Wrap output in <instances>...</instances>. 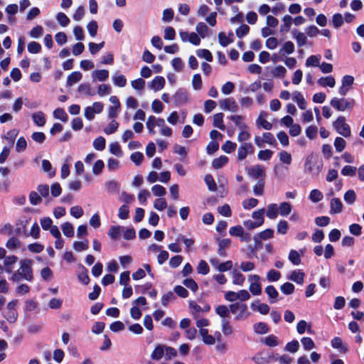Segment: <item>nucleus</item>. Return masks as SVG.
<instances>
[{
  "label": "nucleus",
  "mask_w": 364,
  "mask_h": 364,
  "mask_svg": "<svg viewBox=\"0 0 364 364\" xmlns=\"http://www.w3.org/2000/svg\"><path fill=\"white\" fill-rule=\"evenodd\" d=\"M17 303V300H13L9 302L6 306V311L4 314V318L11 323H14L17 319L18 313L16 309Z\"/></svg>",
  "instance_id": "nucleus-4"
},
{
  "label": "nucleus",
  "mask_w": 364,
  "mask_h": 364,
  "mask_svg": "<svg viewBox=\"0 0 364 364\" xmlns=\"http://www.w3.org/2000/svg\"><path fill=\"white\" fill-rule=\"evenodd\" d=\"M199 333L205 344L213 345L215 343V338L208 333V329H200Z\"/></svg>",
  "instance_id": "nucleus-16"
},
{
  "label": "nucleus",
  "mask_w": 364,
  "mask_h": 364,
  "mask_svg": "<svg viewBox=\"0 0 364 364\" xmlns=\"http://www.w3.org/2000/svg\"><path fill=\"white\" fill-rule=\"evenodd\" d=\"M264 179L260 178L258 180L256 185L253 187L254 193L256 196H262L264 193Z\"/></svg>",
  "instance_id": "nucleus-48"
},
{
  "label": "nucleus",
  "mask_w": 364,
  "mask_h": 364,
  "mask_svg": "<svg viewBox=\"0 0 364 364\" xmlns=\"http://www.w3.org/2000/svg\"><path fill=\"white\" fill-rule=\"evenodd\" d=\"M123 228L119 225L111 226L108 230L107 235L113 240H116L119 237L121 233V230Z\"/></svg>",
  "instance_id": "nucleus-34"
},
{
  "label": "nucleus",
  "mask_w": 364,
  "mask_h": 364,
  "mask_svg": "<svg viewBox=\"0 0 364 364\" xmlns=\"http://www.w3.org/2000/svg\"><path fill=\"white\" fill-rule=\"evenodd\" d=\"M151 191L154 196L162 197L166 195V188L161 185H154L151 188Z\"/></svg>",
  "instance_id": "nucleus-64"
},
{
  "label": "nucleus",
  "mask_w": 364,
  "mask_h": 364,
  "mask_svg": "<svg viewBox=\"0 0 364 364\" xmlns=\"http://www.w3.org/2000/svg\"><path fill=\"white\" fill-rule=\"evenodd\" d=\"M292 35L295 38L296 41L297 46L299 47L304 46L307 42V38L305 33L301 32H298L296 29H294L292 31Z\"/></svg>",
  "instance_id": "nucleus-13"
},
{
  "label": "nucleus",
  "mask_w": 364,
  "mask_h": 364,
  "mask_svg": "<svg viewBox=\"0 0 364 364\" xmlns=\"http://www.w3.org/2000/svg\"><path fill=\"white\" fill-rule=\"evenodd\" d=\"M28 50L30 53H38L41 50V46L38 42L31 41L28 44Z\"/></svg>",
  "instance_id": "nucleus-60"
},
{
  "label": "nucleus",
  "mask_w": 364,
  "mask_h": 364,
  "mask_svg": "<svg viewBox=\"0 0 364 364\" xmlns=\"http://www.w3.org/2000/svg\"><path fill=\"white\" fill-rule=\"evenodd\" d=\"M173 99L176 107L184 105L188 100V92L184 89H178L173 95Z\"/></svg>",
  "instance_id": "nucleus-5"
},
{
  "label": "nucleus",
  "mask_w": 364,
  "mask_h": 364,
  "mask_svg": "<svg viewBox=\"0 0 364 364\" xmlns=\"http://www.w3.org/2000/svg\"><path fill=\"white\" fill-rule=\"evenodd\" d=\"M299 348V341L297 340H292L291 341L287 343L285 350L290 353H296L298 351Z\"/></svg>",
  "instance_id": "nucleus-61"
},
{
  "label": "nucleus",
  "mask_w": 364,
  "mask_h": 364,
  "mask_svg": "<svg viewBox=\"0 0 364 364\" xmlns=\"http://www.w3.org/2000/svg\"><path fill=\"white\" fill-rule=\"evenodd\" d=\"M113 82L116 86L119 87H124L127 85V79L124 75H114Z\"/></svg>",
  "instance_id": "nucleus-56"
},
{
  "label": "nucleus",
  "mask_w": 364,
  "mask_h": 364,
  "mask_svg": "<svg viewBox=\"0 0 364 364\" xmlns=\"http://www.w3.org/2000/svg\"><path fill=\"white\" fill-rule=\"evenodd\" d=\"M343 198L346 203L353 205L356 201L357 197L355 191L350 189L345 193Z\"/></svg>",
  "instance_id": "nucleus-31"
},
{
  "label": "nucleus",
  "mask_w": 364,
  "mask_h": 364,
  "mask_svg": "<svg viewBox=\"0 0 364 364\" xmlns=\"http://www.w3.org/2000/svg\"><path fill=\"white\" fill-rule=\"evenodd\" d=\"M265 292L271 299H274V301H271V303H273L277 301V299L279 296V293L276 288L273 285H268L265 288Z\"/></svg>",
  "instance_id": "nucleus-33"
},
{
  "label": "nucleus",
  "mask_w": 364,
  "mask_h": 364,
  "mask_svg": "<svg viewBox=\"0 0 364 364\" xmlns=\"http://www.w3.org/2000/svg\"><path fill=\"white\" fill-rule=\"evenodd\" d=\"M293 100L295 101L301 109H305L306 102L300 92L295 91L293 93Z\"/></svg>",
  "instance_id": "nucleus-18"
},
{
  "label": "nucleus",
  "mask_w": 364,
  "mask_h": 364,
  "mask_svg": "<svg viewBox=\"0 0 364 364\" xmlns=\"http://www.w3.org/2000/svg\"><path fill=\"white\" fill-rule=\"evenodd\" d=\"M236 147V143L228 140L222 145L221 149L224 152L230 154L235 150Z\"/></svg>",
  "instance_id": "nucleus-44"
},
{
  "label": "nucleus",
  "mask_w": 364,
  "mask_h": 364,
  "mask_svg": "<svg viewBox=\"0 0 364 364\" xmlns=\"http://www.w3.org/2000/svg\"><path fill=\"white\" fill-rule=\"evenodd\" d=\"M77 91L80 93H85L88 96H93L95 95V91L90 87L89 83H83L79 85Z\"/></svg>",
  "instance_id": "nucleus-30"
},
{
  "label": "nucleus",
  "mask_w": 364,
  "mask_h": 364,
  "mask_svg": "<svg viewBox=\"0 0 364 364\" xmlns=\"http://www.w3.org/2000/svg\"><path fill=\"white\" fill-rule=\"evenodd\" d=\"M281 291L286 295H289L294 293L295 287L292 283L285 282L280 287Z\"/></svg>",
  "instance_id": "nucleus-38"
},
{
  "label": "nucleus",
  "mask_w": 364,
  "mask_h": 364,
  "mask_svg": "<svg viewBox=\"0 0 364 364\" xmlns=\"http://www.w3.org/2000/svg\"><path fill=\"white\" fill-rule=\"evenodd\" d=\"M176 299L174 294L169 291L161 296V304L164 306H167L169 302L174 301Z\"/></svg>",
  "instance_id": "nucleus-45"
},
{
  "label": "nucleus",
  "mask_w": 364,
  "mask_h": 364,
  "mask_svg": "<svg viewBox=\"0 0 364 364\" xmlns=\"http://www.w3.org/2000/svg\"><path fill=\"white\" fill-rule=\"evenodd\" d=\"M56 19L63 27L67 26L70 23L69 18L63 12H59L57 14Z\"/></svg>",
  "instance_id": "nucleus-62"
},
{
  "label": "nucleus",
  "mask_w": 364,
  "mask_h": 364,
  "mask_svg": "<svg viewBox=\"0 0 364 364\" xmlns=\"http://www.w3.org/2000/svg\"><path fill=\"white\" fill-rule=\"evenodd\" d=\"M248 174L254 179H264L265 172L262 165H255L248 169Z\"/></svg>",
  "instance_id": "nucleus-7"
},
{
  "label": "nucleus",
  "mask_w": 364,
  "mask_h": 364,
  "mask_svg": "<svg viewBox=\"0 0 364 364\" xmlns=\"http://www.w3.org/2000/svg\"><path fill=\"white\" fill-rule=\"evenodd\" d=\"M301 342L306 350H310L315 348V343L314 341L309 337H303L301 339Z\"/></svg>",
  "instance_id": "nucleus-54"
},
{
  "label": "nucleus",
  "mask_w": 364,
  "mask_h": 364,
  "mask_svg": "<svg viewBox=\"0 0 364 364\" xmlns=\"http://www.w3.org/2000/svg\"><path fill=\"white\" fill-rule=\"evenodd\" d=\"M118 126V122L114 119H112L109 123V124L105 128L104 132L106 134H112L117 130Z\"/></svg>",
  "instance_id": "nucleus-52"
},
{
  "label": "nucleus",
  "mask_w": 364,
  "mask_h": 364,
  "mask_svg": "<svg viewBox=\"0 0 364 364\" xmlns=\"http://www.w3.org/2000/svg\"><path fill=\"white\" fill-rule=\"evenodd\" d=\"M196 55L200 58H204L208 62L213 61V55L208 49H198L196 50Z\"/></svg>",
  "instance_id": "nucleus-28"
},
{
  "label": "nucleus",
  "mask_w": 364,
  "mask_h": 364,
  "mask_svg": "<svg viewBox=\"0 0 364 364\" xmlns=\"http://www.w3.org/2000/svg\"><path fill=\"white\" fill-rule=\"evenodd\" d=\"M306 330L309 333H311V326L309 325V327L307 328V323L306 321H304V320L299 321L296 325V331H297L298 333L303 334L306 331Z\"/></svg>",
  "instance_id": "nucleus-43"
},
{
  "label": "nucleus",
  "mask_w": 364,
  "mask_h": 364,
  "mask_svg": "<svg viewBox=\"0 0 364 364\" xmlns=\"http://www.w3.org/2000/svg\"><path fill=\"white\" fill-rule=\"evenodd\" d=\"M164 353V348L162 346L158 345L152 351L151 357L153 360H160Z\"/></svg>",
  "instance_id": "nucleus-41"
},
{
  "label": "nucleus",
  "mask_w": 364,
  "mask_h": 364,
  "mask_svg": "<svg viewBox=\"0 0 364 364\" xmlns=\"http://www.w3.org/2000/svg\"><path fill=\"white\" fill-rule=\"evenodd\" d=\"M205 183H206L208 188L210 191H215L217 190V185L213 178V177L210 174L205 175L204 178Z\"/></svg>",
  "instance_id": "nucleus-39"
},
{
  "label": "nucleus",
  "mask_w": 364,
  "mask_h": 364,
  "mask_svg": "<svg viewBox=\"0 0 364 364\" xmlns=\"http://www.w3.org/2000/svg\"><path fill=\"white\" fill-rule=\"evenodd\" d=\"M230 245V239H223L219 241L218 254L220 257H226L225 248Z\"/></svg>",
  "instance_id": "nucleus-21"
},
{
  "label": "nucleus",
  "mask_w": 364,
  "mask_h": 364,
  "mask_svg": "<svg viewBox=\"0 0 364 364\" xmlns=\"http://www.w3.org/2000/svg\"><path fill=\"white\" fill-rule=\"evenodd\" d=\"M294 52V45L291 41H287L284 43L282 48L279 50V53L282 55L285 54H291Z\"/></svg>",
  "instance_id": "nucleus-24"
},
{
  "label": "nucleus",
  "mask_w": 364,
  "mask_h": 364,
  "mask_svg": "<svg viewBox=\"0 0 364 364\" xmlns=\"http://www.w3.org/2000/svg\"><path fill=\"white\" fill-rule=\"evenodd\" d=\"M223 117L224 114L222 112L217 113L213 116V125L220 130H224L225 127L223 124Z\"/></svg>",
  "instance_id": "nucleus-20"
},
{
  "label": "nucleus",
  "mask_w": 364,
  "mask_h": 364,
  "mask_svg": "<svg viewBox=\"0 0 364 364\" xmlns=\"http://www.w3.org/2000/svg\"><path fill=\"white\" fill-rule=\"evenodd\" d=\"M346 145V142L343 138L337 136L335 139L334 146L336 151L341 152L345 149Z\"/></svg>",
  "instance_id": "nucleus-63"
},
{
  "label": "nucleus",
  "mask_w": 364,
  "mask_h": 364,
  "mask_svg": "<svg viewBox=\"0 0 364 364\" xmlns=\"http://www.w3.org/2000/svg\"><path fill=\"white\" fill-rule=\"evenodd\" d=\"M228 161H229V159H228V156H226L225 155H222L220 157L214 159L213 160L212 167L214 169H220L223 166H224L226 164H228Z\"/></svg>",
  "instance_id": "nucleus-14"
},
{
  "label": "nucleus",
  "mask_w": 364,
  "mask_h": 364,
  "mask_svg": "<svg viewBox=\"0 0 364 364\" xmlns=\"http://www.w3.org/2000/svg\"><path fill=\"white\" fill-rule=\"evenodd\" d=\"M305 274L301 270H294L288 279L298 284H302L304 282Z\"/></svg>",
  "instance_id": "nucleus-12"
},
{
  "label": "nucleus",
  "mask_w": 364,
  "mask_h": 364,
  "mask_svg": "<svg viewBox=\"0 0 364 364\" xmlns=\"http://www.w3.org/2000/svg\"><path fill=\"white\" fill-rule=\"evenodd\" d=\"M253 153L254 147L250 143H243L237 150V159L243 160L247 157L248 152Z\"/></svg>",
  "instance_id": "nucleus-9"
},
{
  "label": "nucleus",
  "mask_w": 364,
  "mask_h": 364,
  "mask_svg": "<svg viewBox=\"0 0 364 364\" xmlns=\"http://www.w3.org/2000/svg\"><path fill=\"white\" fill-rule=\"evenodd\" d=\"M310 200L314 203H318L323 199V193L318 189H313L309 194Z\"/></svg>",
  "instance_id": "nucleus-46"
},
{
  "label": "nucleus",
  "mask_w": 364,
  "mask_h": 364,
  "mask_svg": "<svg viewBox=\"0 0 364 364\" xmlns=\"http://www.w3.org/2000/svg\"><path fill=\"white\" fill-rule=\"evenodd\" d=\"M254 330L258 334H266L269 331V328L266 323L259 322L254 325Z\"/></svg>",
  "instance_id": "nucleus-26"
},
{
  "label": "nucleus",
  "mask_w": 364,
  "mask_h": 364,
  "mask_svg": "<svg viewBox=\"0 0 364 364\" xmlns=\"http://www.w3.org/2000/svg\"><path fill=\"white\" fill-rule=\"evenodd\" d=\"M53 116L63 122H66L68 119L67 113L63 108H56L53 112Z\"/></svg>",
  "instance_id": "nucleus-37"
},
{
  "label": "nucleus",
  "mask_w": 364,
  "mask_h": 364,
  "mask_svg": "<svg viewBox=\"0 0 364 364\" xmlns=\"http://www.w3.org/2000/svg\"><path fill=\"white\" fill-rule=\"evenodd\" d=\"M289 259L294 265H299L301 263V257L295 250H291L289 254Z\"/></svg>",
  "instance_id": "nucleus-40"
},
{
  "label": "nucleus",
  "mask_w": 364,
  "mask_h": 364,
  "mask_svg": "<svg viewBox=\"0 0 364 364\" xmlns=\"http://www.w3.org/2000/svg\"><path fill=\"white\" fill-rule=\"evenodd\" d=\"M63 234L68 237H72L74 235V228L69 222H65L61 225Z\"/></svg>",
  "instance_id": "nucleus-25"
},
{
  "label": "nucleus",
  "mask_w": 364,
  "mask_h": 364,
  "mask_svg": "<svg viewBox=\"0 0 364 364\" xmlns=\"http://www.w3.org/2000/svg\"><path fill=\"white\" fill-rule=\"evenodd\" d=\"M330 105L337 111L344 112L353 109L355 105V100L354 99H346L344 97H333L330 101Z\"/></svg>",
  "instance_id": "nucleus-2"
},
{
  "label": "nucleus",
  "mask_w": 364,
  "mask_h": 364,
  "mask_svg": "<svg viewBox=\"0 0 364 364\" xmlns=\"http://www.w3.org/2000/svg\"><path fill=\"white\" fill-rule=\"evenodd\" d=\"M333 127L336 132L344 137L350 136L351 132L350 126L346 123V118L343 116H340L333 124Z\"/></svg>",
  "instance_id": "nucleus-3"
},
{
  "label": "nucleus",
  "mask_w": 364,
  "mask_h": 364,
  "mask_svg": "<svg viewBox=\"0 0 364 364\" xmlns=\"http://www.w3.org/2000/svg\"><path fill=\"white\" fill-rule=\"evenodd\" d=\"M196 29L198 35L203 38H204L208 34V28L206 26V24L203 22L198 23L196 26Z\"/></svg>",
  "instance_id": "nucleus-49"
},
{
  "label": "nucleus",
  "mask_w": 364,
  "mask_h": 364,
  "mask_svg": "<svg viewBox=\"0 0 364 364\" xmlns=\"http://www.w3.org/2000/svg\"><path fill=\"white\" fill-rule=\"evenodd\" d=\"M229 119L232 121L236 126H237L240 129H247V125L242 122L243 117L242 115H231L229 117Z\"/></svg>",
  "instance_id": "nucleus-35"
},
{
  "label": "nucleus",
  "mask_w": 364,
  "mask_h": 364,
  "mask_svg": "<svg viewBox=\"0 0 364 364\" xmlns=\"http://www.w3.org/2000/svg\"><path fill=\"white\" fill-rule=\"evenodd\" d=\"M317 82L320 86H328L330 87H333L336 84L335 78L331 75L325 77H322L318 80Z\"/></svg>",
  "instance_id": "nucleus-17"
},
{
  "label": "nucleus",
  "mask_w": 364,
  "mask_h": 364,
  "mask_svg": "<svg viewBox=\"0 0 364 364\" xmlns=\"http://www.w3.org/2000/svg\"><path fill=\"white\" fill-rule=\"evenodd\" d=\"M330 208L331 214H338L343 210V203L338 198H333L331 200Z\"/></svg>",
  "instance_id": "nucleus-11"
},
{
  "label": "nucleus",
  "mask_w": 364,
  "mask_h": 364,
  "mask_svg": "<svg viewBox=\"0 0 364 364\" xmlns=\"http://www.w3.org/2000/svg\"><path fill=\"white\" fill-rule=\"evenodd\" d=\"M289 229V224L286 220H279L277 227V232L279 234L285 235Z\"/></svg>",
  "instance_id": "nucleus-58"
},
{
  "label": "nucleus",
  "mask_w": 364,
  "mask_h": 364,
  "mask_svg": "<svg viewBox=\"0 0 364 364\" xmlns=\"http://www.w3.org/2000/svg\"><path fill=\"white\" fill-rule=\"evenodd\" d=\"M166 80L162 76L155 77L148 85L150 89H153L155 92L159 91L164 88Z\"/></svg>",
  "instance_id": "nucleus-10"
},
{
  "label": "nucleus",
  "mask_w": 364,
  "mask_h": 364,
  "mask_svg": "<svg viewBox=\"0 0 364 364\" xmlns=\"http://www.w3.org/2000/svg\"><path fill=\"white\" fill-rule=\"evenodd\" d=\"M316 162L312 154L307 156L304 164L305 171L309 173H313L314 172V166L316 165Z\"/></svg>",
  "instance_id": "nucleus-15"
},
{
  "label": "nucleus",
  "mask_w": 364,
  "mask_h": 364,
  "mask_svg": "<svg viewBox=\"0 0 364 364\" xmlns=\"http://www.w3.org/2000/svg\"><path fill=\"white\" fill-rule=\"evenodd\" d=\"M220 107L224 110L231 111L232 112H236L238 109V106L235 102V100L232 98H225L219 102Z\"/></svg>",
  "instance_id": "nucleus-6"
},
{
  "label": "nucleus",
  "mask_w": 364,
  "mask_h": 364,
  "mask_svg": "<svg viewBox=\"0 0 364 364\" xmlns=\"http://www.w3.org/2000/svg\"><path fill=\"white\" fill-rule=\"evenodd\" d=\"M82 77V75L79 71H74L71 73L67 78V85L71 86L74 83L79 82Z\"/></svg>",
  "instance_id": "nucleus-19"
},
{
  "label": "nucleus",
  "mask_w": 364,
  "mask_h": 364,
  "mask_svg": "<svg viewBox=\"0 0 364 364\" xmlns=\"http://www.w3.org/2000/svg\"><path fill=\"white\" fill-rule=\"evenodd\" d=\"M110 152L117 157L122 156V151L118 142H113L109 145Z\"/></svg>",
  "instance_id": "nucleus-57"
},
{
  "label": "nucleus",
  "mask_w": 364,
  "mask_h": 364,
  "mask_svg": "<svg viewBox=\"0 0 364 364\" xmlns=\"http://www.w3.org/2000/svg\"><path fill=\"white\" fill-rule=\"evenodd\" d=\"M260 277L259 275L254 274L250 276V280H253L250 285L249 289L253 295H259L262 293L261 284L258 282Z\"/></svg>",
  "instance_id": "nucleus-8"
},
{
  "label": "nucleus",
  "mask_w": 364,
  "mask_h": 364,
  "mask_svg": "<svg viewBox=\"0 0 364 364\" xmlns=\"http://www.w3.org/2000/svg\"><path fill=\"white\" fill-rule=\"evenodd\" d=\"M183 284L187 288L190 289L193 292H196L198 289V286L196 282L192 278H186L183 281Z\"/></svg>",
  "instance_id": "nucleus-42"
},
{
  "label": "nucleus",
  "mask_w": 364,
  "mask_h": 364,
  "mask_svg": "<svg viewBox=\"0 0 364 364\" xmlns=\"http://www.w3.org/2000/svg\"><path fill=\"white\" fill-rule=\"evenodd\" d=\"M156 118L153 115H151L148 117L146 125L149 134H155L154 127H156Z\"/></svg>",
  "instance_id": "nucleus-55"
},
{
  "label": "nucleus",
  "mask_w": 364,
  "mask_h": 364,
  "mask_svg": "<svg viewBox=\"0 0 364 364\" xmlns=\"http://www.w3.org/2000/svg\"><path fill=\"white\" fill-rule=\"evenodd\" d=\"M21 267L17 272L14 273L11 277L13 282H18L24 279L28 282L33 279V270L31 267L32 261L31 259L21 260Z\"/></svg>",
  "instance_id": "nucleus-1"
},
{
  "label": "nucleus",
  "mask_w": 364,
  "mask_h": 364,
  "mask_svg": "<svg viewBox=\"0 0 364 364\" xmlns=\"http://www.w3.org/2000/svg\"><path fill=\"white\" fill-rule=\"evenodd\" d=\"M281 278V273L274 269H270L267 274V279L270 282H277Z\"/></svg>",
  "instance_id": "nucleus-47"
},
{
  "label": "nucleus",
  "mask_w": 364,
  "mask_h": 364,
  "mask_svg": "<svg viewBox=\"0 0 364 364\" xmlns=\"http://www.w3.org/2000/svg\"><path fill=\"white\" fill-rule=\"evenodd\" d=\"M292 18L289 15H286L283 17V24L280 26L279 31L280 32H288L290 30Z\"/></svg>",
  "instance_id": "nucleus-23"
},
{
  "label": "nucleus",
  "mask_w": 364,
  "mask_h": 364,
  "mask_svg": "<svg viewBox=\"0 0 364 364\" xmlns=\"http://www.w3.org/2000/svg\"><path fill=\"white\" fill-rule=\"evenodd\" d=\"M278 207L275 203H271L267 206L266 215L269 219H275L278 215Z\"/></svg>",
  "instance_id": "nucleus-27"
},
{
  "label": "nucleus",
  "mask_w": 364,
  "mask_h": 364,
  "mask_svg": "<svg viewBox=\"0 0 364 364\" xmlns=\"http://www.w3.org/2000/svg\"><path fill=\"white\" fill-rule=\"evenodd\" d=\"M218 41L221 46L226 47L228 44L232 43L234 39L227 37L224 32H220L218 33Z\"/></svg>",
  "instance_id": "nucleus-53"
},
{
  "label": "nucleus",
  "mask_w": 364,
  "mask_h": 364,
  "mask_svg": "<svg viewBox=\"0 0 364 364\" xmlns=\"http://www.w3.org/2000/svg\"><path fill=\"white\" fill-rule=\"evenodd\" d=\"M74 250L77 252L86 250L89 247V242L87 239L84 241H75L73 244Z\"/></svg>",
  "instance_id": "nucleus-32"
},
{
  "label": "nucleus",
  "mask_w": 364,
  "mask_h": 364,
  "mask_svg": "<svg viewBox=\"0 0 364 364\" xmlns=\"http://www.w3.org/2000/svg\"><path fill=\"white\" fill-rule=\"evenodd\" d=\"M244 275L237 270L232 272V283L236 285L242 286L245 282Z\"/></svg>",
  "instance_id": "nucleus-36"
},
{
  "label": "nucleus",
  "mask_w": 364,
  "mask_h": 364,
  "mask_svg": "<svg viewBox=\"0 0 364 364\" xmlns=\"http://www.w3.org/2000/svg\"><path fill=\"white\" fill-rule=\"evenodd\" d=\"M250 27L246 24H242L240 27H238L235 33L237 38H241L243 36L248 34L250 31Z\"/></svg>",
  "instance_id": "nucleus-59"
},
{
  "label": "nucleus",
  "mask_w": 364,
  "mask_h": 364,
  "mask_svg": "<svg viewBox=\"0 0 364 364\" xmlns=\"http://www.w3.org/2000/svg\"><path fill=\"white\" fill-rule=\"evenodd\" d=\"M105 139L103 136H98L93 141V146L97 151H102L105 148Z\"/></svg>",
  "instance_id": "nucleus-50"
},
{
  "label": "nucleus",
  "mask_w": 364,
  "mask_h": 364,
  "mask_svg": "<svg viewBox=\"0 0 364 364\" xmlns=\"http://www.w3.org/2000/svg\"><path fill=\"white\" fill-rule=\"evenodd\" d=\"M32 118L33 122L38 127H43L46 124L44 114L41 111L33 113Z\"/></svg>",
  "instance_id": "nucleus-22"
},
{
  "label": "nucleus",
  "mask_w": 364,
  "mask_h": 364,
  "mask_svg": "<svg viewBox=\"0 0 364 364\" xmlns=\"http://www.w3.org/2000/svg\"><path fill=\"white\" fill-rule=\"evenodd\" d=\"M197 272L198 274H201L203 275L208 274L210 272V268L208 263L205 260H200L198 267Z\"/></svg>",
  "instance_id": "nucleus-51"
},
{
  "label": "nucleus",
  "mask_w": 364,
  "mask_h": 364,
  "mask_svg": "<svg viewBox=\"0 0 364 364\" xmlns=\"http://www.w3.org/2000/svg\"><path fill=\"white\" fill-rule=\"evenodd\" d=\"M278 210L282 216H287L290 214L291 211V205L288 202L281 203L278 208Z\"/></svg>",
  "instance_id": "nucleus-29"
}]
</instances>
